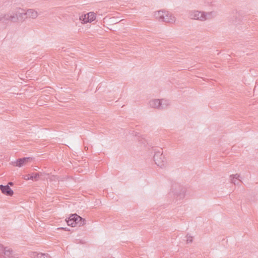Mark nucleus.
I'll return each mask as SVG.
<instances>
[{
  "instance_id": "9",
  "label": "nucleus",
  "mask_w": 258,
  "mask_h": 258,
  "mask_svg": "<svg viewBox=\"0 0 258 258\" xmlns=\"http://www.w3.org/2000/svg\"><path fill=\"white\" fill-rule=\"evenodd\" d=\"M0 189L2 192L6 196H12L14 194L13 190L8 185H0Z\"/></svg>"
},
{
  "instance_id": "6",
  "label": "nucleus",
  "mask_w": 258,
  "mask_h": 258,
  "mask_svg": "<svg viewBox=\"0 0 258 258\" xmlns=\"http://www.w3.org/2000/svg\"><path fill=\"white\" fill-rule=\"evenodd\" d=\"M33 158L31 157H24L19 158L16 161L13 162V165L21 167L23 165H25L28 162H30L32 160Z\"/></svg>"
},
{
  "instance_id": "7",
  "label": "nucleus",
  "mask_w": 258,
  "mask_h": 258,
  "mask_svg": "<svg viewBox=\"0 0 258 258\" xmlns=\"http://www.w3.org/2000/svg\"><path fill=\"white\" fill-rule=\"evenodd\" d=\"M72 217L74 218L75 226H81L85 224L86 220L77 214L72 215Z\"/></svg>"
},
{
  "instance_id": "20",
  "label": "nucleus",
  "mask_w": 258,
  "mask_h": 258,
  "mask_svg": "<svg viewBox=\"0 0 258 258\" xmlns=\"http://www.w3.org/2000/svg\"><path fill=\"white\" fill-rule=\"evenodd\" d=\"M192 237L190 236V235H187V236H186V242L187 243H189L192 242Z\"/></svg>"
},
{
  "instance_id": "22",
  "label": "nucleus",
  "mask_w": 258,
  "mask_h": 258,
  "mask_svg": "<svg viewBox=\"0 0 258 258\" xmlns=\"http://www.w3.org/2000/svg\"><path fill=\"white\" fill-rule=\"evenodd\" d=\"M31 176V174H27V175H24V179H25V180H29V179H31V178H30V176Z\"/></svg>"
},
{
  "instance_id": "21",
  "label": "nucleus",
  "mask_w": 258,
  "mask_h": 258,
  "mask_svg": "<svg viewBox=\"0 0 258 258\" xmlns=\"http://www.w3.org/2000/svg\"><path fill=\"white\" fill-rule=\"evenodd\" d=\"M5 248L2 245L0 244V256L3 254Z\"/></svg>"
},
{
  "instance_id": "18",
  "label": "nucleus",
  "mask_w": 258,
  "mask_h": 258,
  "mask_svg": "<svg viewBox=\"0 0 258 258\" xmlns=\"http://www.w3.org/2000/svg\"><path fill=\"white\" fill-rule=\"evenodd\" d=\"M39 177V173H33L31 174L30 178L33 180H37Z\"/></svg>"
},
{
  "instance_id": "10",
  "label": "nucleus",
  "mask_w": 258,
  "mask_h": 258,
  "mask_svg": "<svg viewBox=\"0 0 258 258\" xmlns=\"http://www.w3.org/2000/svg\"><path fill=\"white\" fill-rule=\"evenodd\" d=\"M31 257L32 258H51L48 253H37V252H33Z\"/></svg>"
},
{
  "instance_id": "5",
  "label": "nucleus",
  "mask_w": 258,
  "mask_h": 258,
  "mask_svg": "<svg viewBox=\"0 0 258 258\" xmlns=\"http://www.w3.org/2000/svg\"><path fill=\"white\" fill-rule=\"evenodd\" d=\"M0 22L7 25L13 23L12 9L7 12L0 13Z\"/></svg>"
},
{
  "instance_id": "11",
  "label": "nucleus",
  "mask_w": 258,
  "mask_h": 258,
  "mask_svg": "<svg viewBox=\"0 0 258 258\" xmlns=\"http://www.w3.org/2000/svg\"><path fill=\"white\" fill-rule=\"evenodd\" d=\"M13 251L11 249H5L3 254L0 256V258H11L12 256Z\"/></svg>"
},
{
  "instance_id": "23",
  "label": "nucleus",
  "mask_w": 258,
  "mask_h": 258,
  "mask_svg": "<svg viewBox=\"0 0 258 258\" xmlns=\"http://www.w3.org/2000/svg\"><path fill=\"white\" fill-rule=\"evenodd\" d=\"M58 229H64L66 231H70V229H68V228L61 227V228H58Z\"/></svg>"
},
{
  "instance_id": "4",
  "label": "nucleus",
  "mask_w": 258,
  "mask_h": 258,
  "mask_svg": "<svg viewBox=\"0 0 258 258\" xmlns=\"http://www.w3.org/2000/svg\"><path fill=\"white\" fill-rule=\"evenodd\" d=\"M162 149H160L157 151L155 152L154 155V161L155 164L161 168L165 167L166 164V159L164 156L163 155Z\"/></svg>"
},
{
  "instance_id": "16",
  "label": "nucleus",
  "mask_w": 258,
  "mask_h": 258,
  "mask_svg": "<svg viewBox=\"0 0 258 258\" xmlns=\"http://www.w3.org/2000/svg\"><path fill=\"white\" fill-rule=\"evenodd\" d=\"M66 221L69 226L75 227L74 224V218L72 217V215L69 217L68 219H66Z\"/></svg>"
},
{
  "instance_id": "14",
  "label": "nucleus",
  "mask_w": 258,
  "mask_h": 258,
  "mask_svg": "<svg viewBox=\"0 0 258 258\" xmlns=\"http://www.w3.org/2000/svg\"><path fill=\"white\" fill-rule=\"evenodd\" d=\"M87 21L88 22H91L93 21L96 18V14L94 12H89L87 14Z\"/></svg>"
},
{
  "instance_id": "17",
  "label": "nucleus",
  "mask_w": 258,
  "mask_h": 258,
  "mask_svg": "<svg viewBox=\"0 0 258 258\" xmlns=\"http://www.w3.org/2000/svg\"><path fill=\"white\" fill-rule=\"evenodd\" d=\"M66 221L69 226L75 227L74 224V218L72 217V215L69 217L68 219H66Z\"/></svg>"
},
{
  "instance_id": "24",
  "label": "nucleus",
  "mask_w": 258,
  "mask_h": 258,
  "mask_svg": "<svg viewBox=\"0 0 258 258\" xmlns=\"http://www.w3.org/2000/svg\"><path fill=\"white\" fill-rule=\"evenodd\" d=\"M8 185L9 186V185L13 186V185H14V183H13V182H9L8 183Z\"/></svg>"
},
{
  "instance_id": "12",
  "label": "nucleus",
  "mask_w": 258,
  "mask_h": 258,
  "mask_svg": "<svg viewBox=\"0 0 258 258\" xmlns=\"http://www.w3.org/2000/svg\"><path fill=\"white\" fill-rule=\"evenodd\" d=\"M230 177L231 182L234 185H238L241 182V180L239 179L240 177L239 174L231 175Z\"/></svg>"
},
{
  "instance_id": "8",
  "label": "nucleus",
  "mask_w": 258,
  "mask_h": 258,
  "mask_svg": "<svg viewBox=\"0 0 258 258\" xmlns=\"http://www.w3.org/2000/svg\"><path fill=\"white\" fill-rule=\"evenodd\" d=\"M164 15L162 21L166 23H173L175 21V18L168 12L164 11Z\"/></svg>"
},
{
  "instance_id": "13",
  "label": "nucleus",
  "mask_w": 258,
  "mask_h": 258,
  "mask_svg": "<svg viewBox=\"0 0 258 258\" xmlns=\"http://www.w3.org/2000/svg\"><path fill=\"white\" fill-rule=\"evenodd\" d=\"M164 15V11H159L155 12L154 16L157 20L162 21Z\"/></svg>"
},
{
  "instance_id": "2",
  "label": "nucleus",
  "mask_w": 258,
  "mask_h": 258,
  "mask_svg": "<svg viewBox=\"0 0 258 258\" xmlns=\"http://www.w3.org/2000/svg\"><path fill=\"white\" fill-rule=\"evenodd\" d=\"M216 15V13L214 11L205 12L197 10H192L188 12V17L189 18L201 21H205L207 19H211Z\"/></svg>"
},
{
  "instance_id": "15",
  "label": "nucleus",
  "mask_w": 258,
  "mask_h": 258,
  "mask_svg": "<svg viewBox=\"0 0 258 258\" xmlns=\"http://www.w3.org/2000/svg\"><path fill=\"white\" fill-rule=\"evenodd\" d=\"M185 190L181 189L179 192H176L175 193V196L176 197L177 200L182 199L184 197Z\"/></svg>"
},
{
  "instance_id": "1",
  "label": "nucleus",
  "mask_w": 258,
  "mask_h": 258,
  "mask_svg": "<svg viewBox=\"0 0 258 258\" xmlns=\"http://www.w3.org/2000/svg\"><path fill=\"white\" fill-rule=\"evenodd\" d=\"M13 23L23 22L27 18L35 19L38 17V13L33 9H29L25 12L20 8L12 9Z\"/></svg>"
},
{
  "instance_id": "3",
  "label": "nucleus",
  "mask_w": 258,
  "mask_h": 258,
  "mask_svg": "<svg viewBox=\"0 0 258 258\" xmlns=\"http://www.w3.org/2000/svg\"><path fill=\"white\" fill-rule=\"evenodd\" d=\"M169 104V101L165 99H153L149 102V105L150 107L159 110H163L167 108Z\"/></svg>"
},
{
  "instance_id": "19",
  "label": "nucleus",
  "mask_w": 258,
  "mask_h": 258,
  "mask_svg": "<svg viewBox=\"0 0 258 258\" xmlns=\"http://www.w3.org/2000/svg\"><path fill=\"white\" fill-rule=\"evenodd\" d=\"M87 15H82L80 17V20L82 21V23L85 24L88 22L87 21Z\"/></svg>"
}]
</instances>
